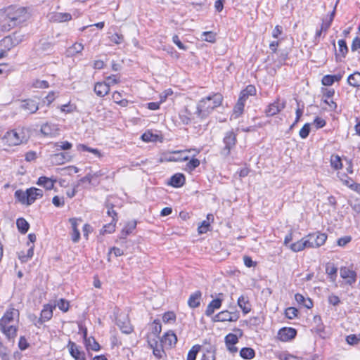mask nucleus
Segmentation results:
<instances>
[{"instance_id": "1", "label": "nucleus", "mask_w": 360, "mask_h": 360, "mask_svg": "<svg viewBox=\"0 0 360 360\" xmlns=\"http://www.w3.org/2000/svg\"><path fill=\"white\" fill-rule=\"evenodd\" d=\"M1 17L2 29L8 31L29 19L30 13L25 7L10 6L4 10Z\"/></svg>"}, {"instance_id": "2", "label": "nucleus", "mask_w": 360, "mask_h": 360, "mask_svg": "<svg viewBox=\"0 0 360 360\" xmlns=\"http://www.w3.org/2000/svg\"><path fill=\"white\" fill-rule=\"evenodd\" d=\"M223 96L220 94H213L202 98L197 104L195 114L200 120L205 119L217 107L221 105Z\"/></svg>"}, {"instance_id": "3", "label": "nucleus", "mask_w": 360, "mask_h": 360, "mask_svg": "<svg viewBox=\"0 0 360 360\" xmlns=\"http://www.w3.org/2000/svg\"><path fill=\"white\" fill-rule=\"evenodd\" d=\"M22 35L15 32L1 39L0 41V58H4L7 51L19 44L22 41Z\"/></svg>"}, {"instance_id": "4", "label": "nucleus", "mask_w": 360, "mask_h": 360, "mask_svg": "<svg viewBox=\"0 0 360 360\" xmlns=\"http://www.w3.org/2000/svg\"><path fill=\"white\" fill-rule=\"evenodd\" d=\"M189 150H174L172 152H165L161 154L159 159L160 162H182L188 160L186 153Z\"/></svg>"}, {"instance_id": "5", "label": "nucleus", "mask_w": 360, "mask_h": 360, "mask_svg": "<svg viewBox=\"0 0 360 360\" xmlns=\"http://www.w3.org/2000/svg\"><path fill=\"white\" fill-rule=\"evenodd\" d=\"M2 141L8 146H18L25 141L22 131L11 130L7 131L2 137Z\"/></svg>"}, {"instance_id": "6", "label": "nucleus", "mask_w": 360, "mask_h": 360, "mask_svg": "<svg viewBox=\"0 0 360 360\" xmlns=\"http://www.w3.org/2000/svg\"><path fill=\"white\" fill-rule=\"evenodd\" d=\"M305 238L309 248H316L325 243L327 235L323 233L316 232L306 236Z\"/></svg>"}, {"instance_id": "7", "label": "nucleus", "mask_w": 360, "mask_h": 360, "mask_svg": "<svg viewBox=\"0 0 360 360\" xmlns=\"http://www.w3.org/2000/svg\"><path fill=\"white\" fill-rule=\"evenodd\" d=\"M224 147L221 149V155L226 158L230 155L231 150L235 146L236 143V136L233 131L226 133L223 140Z\"/></svg>"}, {"instance_id": "8", "label": "nucleus", "mask_w": 360, "mask_h": 360, "mask_svg": "<svg viewBox=\"0 0 360 360\" xmlns=\"http://www.w3.org/2000/svg\"><path fill=\"white\" fill-rule=\"evenodd\" d=\"M239 319V312L238 311H233L230 312L229 311H222L218 313L212 318V321L214 322L217 321H231L234 322L236 321Z\"/></svg>"}, {"instance_id": "9", "label": "nucleus", "mask_w": 360, "mask_h": 360, "mask_svg": "<svg viewBox=\"0 0 360 360\" xmlns=\"http://www.w3.org/2000/svg\"><path fill=\"white\" fill-rule=\"evenodd\" d=\"M179 119L182 124L186 125L189 124L193 122L195 123L198 122V120H200L195 114V111L193 112L188 107L185 108L179 112Z\"/></svg>"}, {"instance_id": "10", "label": "nucleus", "mask_w": 360, "mask_h": 360, "mask_svg": "<svg viewBox=\"0 0 360 360\" xmlns=\"http://www.w3.org/2000/svg\"><path fill=\"white\" fill-rule=\"evenodd\" d=\"M340 274L347 285H352L356 281V273L352 268L342 266L340 269Z\"/></svg>"}, {"instance_id": "11", "label": "nucleus", "mask_w": 360, "mask_h": 360, "mask_svg": "<svg viewBox=\"0 0 360 360\" xmlns=\"http://www.w3.org/2000/svg\"><path fill=\"white\" fill-rule=\"evenodd\" d=\"M19 315L18 311L14 308L7 310L3 317L0 319V327H5L6 323L15 322V317Z\"/></svg>"}, {"instance_id": "12", "label": "nucleus", "mask_w": 360, "mask_h": 360, "mask_svg": "<svg viewBox=\"0 0 360 360\" xmlns=\"http://www.w3.org/2000/svg\"><path fill=\"white\" fill-rule=\"evenodd\" d=\"M285 108V103L277 99L274 103L269 104L266 109V114L267 116H274L278 113Z\"/></svg>"}, {"instance_id": "13", "label": "nucleus", "mask_w": 360, "mask_h": 360, "mask_svg": "<svg viewBox=\"0 0 360 360\" xmlns=\"http://www.w3.org/2000/svg\"><path fill=\"white\" fill-rule=\"evenodd\" d=\"M297 335V331L292 328H283L278 333L280 340L285 342L293 339Z\"/></svg>"}, {"instance_id": "14", "label": "nucleus", "mask_w": 360, "mask_h": 360, "mask_svg": "<svg viewBox=\"0 0 360 360\" xmlns=\"http://www.w3.org/2000/svg\"><path fill=\"white\" fill-rule=\"evenodd\" d=\"M68 347L70 355L75 360H86L84 352L80 351L78 346L75 342L70 341Z\"/></svg>"}, {"instance_id": "15", "label": "nucleus", "mask_w": 360, "mask_h": 360, "mask_svg": "<svg viewBox=\"0 0 360 360\" xmlns=\"http://www.w3.org/2000/svg\"><path fill=\"white\" fill-rule=\"evenodd\" d=\"M59 129L58 125L53 123H45L41 127V132L49 136H56L58 134Z\"/></svg>"}, {"instance_id": "16", "label": "nucleus", "mask_w": 360, "mask_h": 360, "mask_svg": "<svg viewBox=\"0 0 360 360\" xmlns=\"http://www.w3.org/2000/svg\"><path fill=\"white\" fill-rule=\"evenodd\" d=\"M0 328L8 339H13L16 336L17 333V321L12 323H6L5 327H0Z\"/></svg>"}, {"instance_id": "17", "label": "nucleus", "mask_w": 360, "mask_h": 360, "mask_svg": "<svg viewBox=\"0 0 360 360\" xmlns=\"http://www.w3.org/2000/svg\"><path fill=\"white\" fill-rule=\"evenodd\" d=\"M177 342L176 335L172 332L169 331L166 333L161 339L162 345L172 347L176 345Z\"/></svg>"}, {"instance_id": "18", "label": "nucleus", "mask_w": 360, "mask_h": 360, "mask_svg": "<svg viewBox=\"0 0 360 360\" xmlns=\"http://www.w3.org/2000/svg\"><path fill=\"white\" fill-rule=\"evenodd\" d=\"M69 221L71 224V227L72 229V240L74 243H77L80 238V233L77 229L78 221L81 222L82 219L77 218H70L69 219Z\"/></svg>"}, {"instance_id": "19", "label": "nucleus", "mask_w": 360, "mask_h": 360, "mask_svg": "<svg viewBox=\"0 0 360 360\" xmlns=\"http://www.w3.org/2000/svg\"><path fill=\"white\" fill-rule=\"evenodd\" d=\"M56 307V305L52 306L51 304L44 305V309L41 312V317L39 319V322L42 323L43 322L47 321L51 319L53 316V309Z\"/></svg>"}, {"instance_id": "20", "label": "nucleus", "mask_w": 360, "mask_h": 360, "mask_svg": "<svg viewBox=\"0 0 360 360\" xmlns=\"http://www.w3.org/2000/svg\"><path fill=\"white\" fill-rule=\"evenodd\" d=\"M94 91L98 96L103 97L110 91L109 84L104 82H97L94 86Z\"/></svg>"}, {"instance_id": "21", "label": "nucleus", "mask_w": 360, "mask_h": 360, "mask_svg": "<svg viewBox=\"0 0 360 360\" xmlns=\"http://www.w3.org/2000/svg\"><path fill=\"white\" fill-rule=\"evenodd\" d=\"M70 160V155L68 153H59L51 155V160L53 164L59 165H63Z\"/></svg>"}, {"instance_id": "22", "label": "nucleus", "mask_w": 360, "mask_h": 360, "mask_svg": "<svg viewBox=\"0 0 360 360\" xmlns=\"http://www.w3.org/2000/svg\"><path fill=\"white\" fill-rule=\"evenodd\" d=\"M117 323L122 333L126 334L131 333L133 330L132 326L127 317H123L122 320L121 318H119Z\"/></svg>"}, {"instance_id": "23", "label": "nucleus", "mask_w": 360, "mask_h": 360, "mask_svg": "<svg viewBox=\"0 0 360 360\" xmlns=\"http://www.w3.org/2000/svg\"><path fill=\"white\" fill-rule=\"evenodd\" d=\"M222 300L217 298L212 300L207 307L205 314L207 316L212 315L216 309H218L221 306Z\"/></svg>"}, {"instance_id": "24", "label": "nucleus", "mask_w": 360, "mask_h": 360, "mask_svg": "<svg viewBox=\"0 0 360 360\" xmlns=\"http://www.w3.org/2000/svg\"><path fill=\"white\" fill-rule=\"evenodd\" d=\"M27 196L29 197V201L32 205L37 198L43 196V191L39 188L32 187L27 189Z\"/></svg>"}, {"instance_id": "25", "label": "nucleus", "mask_w": 360, "mask_h": 360, "mask_svg": "<svg viewBox=\"0 0 360 360\" xmlns=\"http://www.w3.org/2000/svg\"><path fill=\"white\" fill-rule=\"evenodd\" d=\"M21 108L30 113H34L39 109L37 102L30 99L24 101L21 104Z\"/></svg>"}, {"instance_id": "26", "label": "nucleus", "mask_w": 360, "mask_h": 360, "mask_svg": "<svg viewBox=\"0 0 360 360\" xmlns=\"http://www.w3.org/2000/svg\"><path fill=\"white\" fill-rule=\"evenodd\" d=\"M288 247L292 251L295 252H300L305 248H309L305 236L303 237L301 240L289 245Z\"/></svg>"}, {"instance_id": "27", "label": "nucleus", "mask_w": 360, "mask_h": 360, "mask_svg": "<svg viewBox=\"0 0 360 360\" xmlns=\"http://www.w3.org/2000/svg\"><path fill=\"white\" fill-rule=\"evenodd\" d=\"M238 305L242 309L243 312L246 314L251 311V305L248 298L244 295H241L238 299Z\"/></svg>"}, {"instance_id": "28", "label": "nucleus", "mask_w": 360, "mask_h": 360, "mask_svg": "<svg viewBox=\"0 0 360 360\" xmlns=\"http://www.w3.org/2000/svg\"><path fill=\"white\" fill-rule=\"evenodd\" d=\"M56 181V179L48 178L46 176H41L39 178L37 184L39 186H44L47 190H51L53 188L54 183Z\"/></svg>"}, {"instance_id": "29", "label": "nucleus", "mask_w": 360, "mask_h": 360, "mask_svg": "<svg viewBox=\"0 0 360 360\" xmlns=\"http://www.w3.org/2000/svg\"><path fill=\"white\" fill-rule=\"evenodd\" d=\"M185 183V176L181 173H177L173 175L170 179V185L173 187H181Z\"/></svg>"}, {"instance_id": "30", "label": "nucleus", "mask_w": 360, "mask_h": 360, "mask_svg": "<svg viewBox=\"0 0 360 360\" xmlns=\"http://www.w3.org/2000/svg\"><path fill=\"white\" fill-rule=\"evenodd\" d=\"M201 292L196 291L191 294L188 300V304L191 308L198 307L200 304Z\"/></svg>"}, {"instance_id": "31", "label": "nucleus", "mask_w": 360, "mask_h": 360, "mask_svg": "<svg viewBox=\"0 0 360 360\" xmlns=\"http://www.w3.org/2000/svg\"><path fill=\"white\" fill-rule=\"evenodd\" d=\"M85 344L87 349H91L94 351H98L100 349L99 344L92 337L86 338V331L84 334Z\"/></svg>"}, {"instance_id": "32", "label": "nucleus", "mask_w": 360, "mask_h": 360, "mask_svg": "<svg viewBox=\"0 0 360 360\" xmlns=\"http://www.w3.org/2000/svg\"><path fill=\"white\" fill-rule=\"evenodd\" d=\"M214 221V216L212 214L207 215V220H204L201 222V224L198 226V230L199 233H205L210 227V221Z\"/></svg>"}, {"instance_id": "33", "label": "nucleus", "mask_w": 360, "mask_h": 360, "mask_svg": "<svg viewBox=\"0 0 360 360\" xmlns=\"http://www.w3.org/2000/svg\"><path fill=\"white\" fill-rule=\"evenodd\" d=\"M136 226V221L129 222L120 233V239H125L128 235H129Z\"/></svg>"}, {"instance_id": "34", "label": "nucleus", "mask_w": 360, "mask_h": 360, "mask_svg": "<svg viewBox=\"0 0 360 360\" xmlns=\"http://www.w3.org/2000/svg\"><path fill=\"white\" fill-rule=\"evenodd\" d=\"M15 197L22 204L30 205V202L29 201V197L27 196V190L25 191L18 190L15 192Z\"/></svg>"}, {"instance_id": "35", "label": "nucleus", "mask_w": 360, "mask_h": 360, "mask_svg": "<svg viewBox=\"0 0 360 360\" xmlns=\"http://www.w3.org/2000/svg\"><path fill=\"white\" fill-rule=\"evenodd\" d=\"M84 49V46L81 43H75L67 49L68 56H74L77 53H81Z\"/></svg>"}, {"instance_id": "36", "label": "nucleus", "mask_w": 360, "mask_h": 360, "mask_svg": "<svg viewBox=\"0 0 360 360\" xmlns=\"http://www.w3.org/2000/svg\"><path fill=\"white\" fill-rule=\"evenodd\" d=\"M348 84L354 87L360 86V72H355L347 78Z\"/></svg>"}, {"instance_id": "37", "label": "nucleus", "mask_w": 360, "mask_h": 360, "mask_svg": "<svg viewBox=\"0 0 360 360\" xmlns=\"http://www.w3.org/2000/svg\"><path fill=\"white\" fill-rule=\"evenodd\" d=\"M244 106H245V104L243 103L238 101L237 103L236 104V105L233 108V113L231 116V119L232 120V119L238 118L243 112Z\"/></svg>"}, {"instance_id": "38", "label": "nucleus", "mask_w": 360, "mask_h": 360, "mask_svg": "<svg viewBox=\"0 0 360 360\" xmlns=\"http://www.w3.org/2000/svg\"><path fill=\"white\" fill-rule=\"evenodd\" d=\"M16 225L19 231L23 234L27 232L30 227L28 222L23 218L18 219Z\"/></svg>"}, {"instance_id": "39", "label": "nucleus", "mask_w": 360, "mask_h": 360, "mask_svg": "<svg viewBox=\"0 0 360 360\" xmlns=\"http://www.w3.org/2000/svg\"><path fill=\"white\" fill-rule=\"evenodd\" d=\"M326 272L330 278L334 281L337 277L338 268L333 264H327L326 266Z\"/></svg>"}, {"instance_id": "40", "label": "nucleus", "mask_w": 360, "mask_h": 360, "mask_svg": "<svg viewBox=\"0 0 360 360\" xmlns=\"http://www.w3.org/2000/svg\"><path fill=\"white\" fill-rule=\"evenodd\" d=\"M34 255V246L32 245L27 251L25 254L24 252L21 251L19 253L18 258L22 262H27L29 259H30Z\"/></svg>"}, {"instance_id": "41", "label": "nucleus", "mask_w": 360, "mask_h": 360, "mask_svg": "<svg viewBox=\"0 0 360 360\" xmlns=\"http://www.w3.org/2000/svg\"><path fill=\"white\" fill-rule=\"evenodd\" d=\"M52 18L55 21L62 22L70 20L72 16L68 13H56L53 15Z\"/></svg>"}, {"instance_id": "42", "label": "nucleus", "mask_w": 360, "mask_h": 360, "mask_svg": "<svg viewBox=\"0 0 360 360\" xmlns=\"http://www.w3.org/2000/svg\"><path fill=\"white\" fill-rule=\"evenodd\" d=\"M240 355L245 359H251L254 358L255 352L253 349L250 347H244L240 352Z\"/></svg>"}, {"instance_id": "43", "label": "nucleus", "mask_w": 360, "mask_h": 360, "mask_svg": "<svg viewBox=\"0 0 360 360\" xmlns=\"http://www.w3.org/2000/svg\"><path fill=\"white\" fill-rule=\"evenodd\" d=\"M330 165L335 169L342 168L341 158L339 155H332L330 157Z\"/></svg>"}, {"instance_id": "44", "label": "nucleus", "mask_w": 360, "mask_h": 360, "mask_svg": "<svg viewBox=\"0 0 360 360\" xmlns=\"http://www.w3.org/2000/svg\"><path fill=\"white\" fill-rule=\"evenodd\" d=\"M200 346L195 345L189 350L187 355V360H195L198 353L200 350Z\"/></svg>"}, {"instance_id": "45", "label": "nucleus", "mask_w": 360, "mask_h": 360, "mask_svg": "<svg viewBox=\"0 0 360 360\" xmlns=\"http://www.w3.org/2000/svg\"><path fill=\"white\" fill-rule=\"evenodd\" d=\"M335 14V8H334L333 11L331 12L329 19L328 20H323L321 25V30L326 32L328 29L330 27L332 21L333 20L334 16Z\"/></svg>"}, {"instance_id": "46", "label": "nucleus", "mask_w": 360, "mask_h": 360, "mask_svg": "<svg viewBox=\"0 0 360 360\" xmlns=\"http://www.w3.org/2000/svg\"><path fill=\"white\" fill-rule=\"evenodd\" d=\"M200 165V160L196 158H192L186 165L185 170L191 172Z\"/></svg>"}, {"instance_id": "47", "label": "nucleus", "mask_w": 360, "mask_h": 360, "mask_svg": "<svg viewBox=\"0 0 360 360\" xmlns=\"http://www.w3.org/2000/svg\"><path fill=\"white\" fill-rule=\"evenodd\" d=\"M202 39L205 41L214 43L216 41V34L212 32H204L202 34Z\"/></svg>"}, {"instance_id": "48", "label": "nucleus", "mask_w": 360, "mask_h": 360, "mask_svg": "<svg viewBox=\"0 0 360 360\" xmlns=\"http://www.w3.org/2000/svg\"><path fill=\"white\" fill-rule=\"evenodd\" d=\"M338 46H339V53H337V55H341L342 57H345L346 53L348 51V48L347 46L346 41L343 39H340L338 41Z\"/></svg>"}, {"instance_id": "49", "label": "nucleus", "mask_w": 360, "mask_h": 360, "mask_svg": "<svg viewBox=\"0 0 360 360\" xmlns=\"http://www.w3.org/2000/svg\"><path fill=\"white\" fill-rule=\"evenodd\" d=\"M116 221H111L108 224H105L103 227V233H111L115 230Z\"/></svg>"}, {"instance_id": "50", "label": "nucleus", "mask_w": 360, "mask_h": 360, "mask_svg": "<svg viewBox=\"0 0 360 360\" xmlns=\"http://www.w3.org/2000/svg\"><path fill=\"white\" fill-rule=\"evenodd\" d=\"M238 342V338L236 335L229 333L225 337L226 345H236Z\"/></svg>"}, {"instance_id": "51", "label": "nucleus", "mask_w": 360, "mask_h": 360, "mask_svg": "<svg viewBox=\"0 0 360 360\" xmlns=\"http://www.w3.org/2000/svg\"><path fill=\"white\" fill-rule=\"evenodd\" d=\"M32 86L36 89H46L49 85L46 80L35 79L32 83Z\"/></svg>"}, {"instance_id": "52", "label": "nucleus", "mask_w": 360, "mask_h": 360, "mask_svg": "<svg viewBox=\"0 0 360 360\" xmlns=\"http://www.w3.org/2000/svg\"><path fill=\"white\" fill-rule=\"evenodd\" d=\"M55 305L58 306V307L64 312L68 311L69 309V302L64 299H60L58 300Z\"/></svg>"}, {"instance_id": "53", "label": "nucleus", "mask_w": 360, "mask_h": 360, "mask_svg": "<svg viewBox=\"0 0 360 360\" xmlns=\"http://www.w3.org/2000/svg\"><path fill=\"white\" fill-rule=\"evenodd\" d=\"M106 207L108 208L107 214L112 217V221H117V212L113 210V205L112 204L108 203L106 205Z\"/></svg>"}, {"instance_id": "54", "label": "nucleus", "mask_w": 360, "mask_h": 360, "mask_svg": "<svg viewBox=\"0 0 360 360\" xmlns=\"http://www.w3.org/2000/svg\"><path fill=\"white\" fill-rule=\"evenodd\" d=\"M346 341L349 345H356L360 342V335H349L347 336Z\"/></svg>"}, {"instance_id": "55", "label": "nucleus", "mask_w": 360, "mask_h": 360, "mask_svg": "<svg viewBox=\"0 0 360 360\" xmlns=\"http://www.w3.org/2000/svg\"><path fill=\"white\" fill-rule=\"evenodd\" d=\"M297 309L295 307H288L285 309V316L289 319H292L297 316Z\"/></svg>"}, {"instance_id": "56", "label": "nucleus", "mask_w": 360, "mask_h": 360, "mask_svg": "<svg viewBox=\"0 0 360 360\" xmlns=\"http://www.w3.org/2000/svg\"><path fill=\"white\" fill-rule=\"evenodd\" d=\"M310 132V124H305L300 129L299 134L302 139H306Z\"/></svg>"}, {"instance_id": "57", "label": "nucleus", "mask_w": 360, "mask_h": 360, "mask_svg": "<svg viewBox=\"0 0 360 360\" xmlns=\"http://www.w3.org/2000/svg\"><path fill=\"white\" fill-rule=\"evenodd\" d=\"M58 96V93L55 91H50L48 95L44 98V102L49 105Z\"/></svg>"}, {"instance_id": "58", "label": "nucleus", "mask_w": 360, "mask_h": 360, "mask_svg": "<svg viewBox=\"0 0 360 360\" xmlns=\"http://www.w3.org/2000/svg\"><path fill=\"white\" fill-rule=\"evenodd\" d=\"M156 138H157L156 135H154L149 131L144 133L141 136V139L145 142L155 141L156 140Z\"/></svg>"}, {"instance_id": "59", "label": "nucleus", "mask_w": 360, "mask_h": 360, "mask_svg": "<svg viewBox=\"0 0 360 360\" xmlns=\"http://www.w3.org/2000/svg\"><path fill=\"white\" fill-rule=\"evenodd\" d=\"M278 357L280 360H299L297 356L285 352L279 354Z\"/></svg>"}, {"instance_id": "60", "label": "nucleus", "mask_w": 360, "mask_h": 360, "mask_svg": "<svg viewBox=\"0 0 360 360\" xmlns=\"http://www.w3.org/2000/svg\"><path fill=\"white\" fill-rule=\"evenodd\" d=\"M119 82H120V78L117 75H110V76H108V77H106L105 83L109 84V87L111 85L116 84Z\"/></svg>"}, {"instance_id": "61", "label": "nucleus", "mask_w": 360, "mask_h": 360, "mask_svg": "<svg viewBox=\"0 0 360 360\" xmlns=\"http://www.w3.org/2000/svg\"><path fill=\"white\" fill-rule=\"evenodd\" d=\"M53 204L58 207H63L65 205V201L63 198H60L58 195H56L52 199Z\"/></svg>"}, {"instance_id": "62", "label": "nucleus", "mask_w": 360, "mask_h": 360, "mask_svg": "<svg viewBox=\"0 0 360 360\" xmlns=\"http://www.w3.org/2000/svg\"><path fill=\"white\" fill-rule=\"evenodd\" d=\"M176 318V316L174 313L172 311H168L165 313L162 316V320L165 323H168L171 321H174Z\"/></svg>"}, {"instance_id": "63", "label": "nucleus", "mask_w": 360, "mask_h": 360, "mask_svg": "<svg viewBox=\"0 0 360 360\" xmlns=\"http://www.w3.org/2000/svg\"><path fill=\"white\" fill-rule=\"evenodd\" d=\"M110 40L115 44H120L123 41V36L122 34L115 33L110 37Z\"/></svg>"}, {"instance_id": "64", "label": "nucleus", "mask_w": 360, "mask_h": 360, "mask_svg": "<svg viewBox=\"0 0 360 360\" xmlns=\"http://www.w3.org/2000/svg\"><path fill=\"white\" fill-rule=\"evenodd\" d=\"M360 49V38L356 37L353 39L351 49L352 51H356Z\"/></svg>"}]
</instances>
